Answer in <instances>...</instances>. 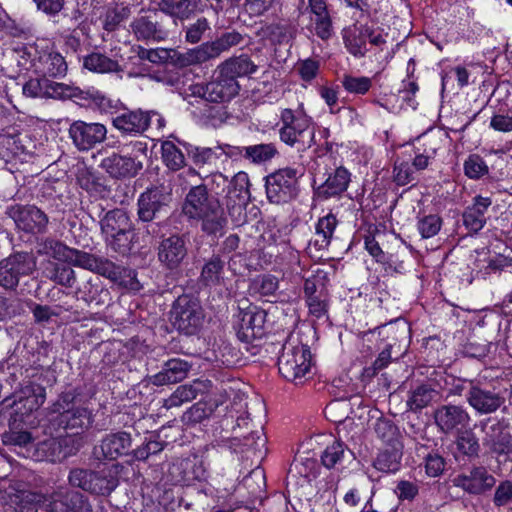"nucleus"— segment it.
Instances as JSON below:
<instances>
[{
  "label": "nucleus",
  "mask_w": 512,
  "mask_h": 512,
  "mask_svg": "<svg viewBox=\"0 0 512 512\" xmlns=\"http://www.w3.org/2000/svg\"><path fill=\"white\" fill-rule=\"evenodd\" d=\"M183 213L190 219L202 221V228L210 234L222 230L225 225L223 210L217 199L210 197L206 186H193L186 195Z\"/></svg>",
  "instance_id": "nucleus-1"
},
{
  "label": "nucleus",
  "mask_w": 512,
  "mask_h": 512,
  "mask_svg": "<svg viewBox=\"0 0 512 512\" xmlns=\"http://www.w3.org/2000/svg\"><path fill=\"white\" fill-rule=\"evenodd\" d=\"M23 93L24 95L32 98L51 97L77 98L81 100L91 99L102 110H106L111 106V100L98 91H84L75 86L59 82H51L43 77L27 81L23 86Z\"/></svg>",
  "instance_id": "nucleus-2"
},
{
  "label": "nucleus",
  "mask_w": 512,
  "mask_h": 512,
  "mask_svg": "<svg viewBox=\"0 0 512 512\" xmlns=\"http://www.w3.org/2000/svg\"><path fill=\"white\" fill-rule=\"evenodd\" d=\"M106 244L115 252L126 254L132 249L134 225L123 209L108 211L100 220Z\"/></svg>",
  "instance_id": "nucleus-3"
},
{
  "label": "nucleus",
  "mask_w": 512,
  "mask_h": 512,
  "mask_svg": "<svg viewBox=\"0 0 512 512\" xmlns=\"http://www.w3.org/2000/svg\"><path fill=\"white\" fill-rule=\"evenodd\" d=\"M239 90L238 81L217 66L209 82L190 85L187 94L211 103H226L236 97Z\"/></svg>",
  "instance_id": "nucleus-4"
},
{
  "label": "nucleus",
  "mask_w": 512,
  "mask_h": 512,
  "mask_svg": "<svg viewBox=\"0 0 512 512\" xmlns=\"http://www.w3.org/2000/svg\"><path fill=\"white\" fill-rule=\"evenodd\" d=\"M278 369L288 381L301 382L311 369L309 347L300 343L298 339L290 338L283 345L282 353L278 358Z\"/></svg>",
  "instance_id": "nucleus-5"
},
{
  "label": "nucleus",
  "mask_w": 512,
  "mask_h": 512,
  "mask_svg": "<svg viewBox=\"0 0 512 512\" xmlns=\"http://www.w3.org/2000/svg\"><path fill=\"white\" fill-rule=\"evenodd\" d=\"M279 136L289 146L311 147L314 143V129L309 116L286 108L280 114Z\"/></svg>",
  "instance_id": "nucleus-6"
},
{
  "label": "nucleus",
  "mask_w": 512,
  "mask_h": 512,
  "mask_svg": "<svg viewBox=\"0 0 512 512\" xmlns=\"http://www.w3.org/2000/svg\"><path fill=\"white\" fill-rule=\"evenodd\" d=\"M204 319L203 309L197 298L191 295L179 296L170 312L173 326L186 335H192L202 325Z\"/></svg>",
  "instance_id": "nucleus-7"
},
{
  "label": "nucleus",
  "mask_w": 512,
  "mask_h": 512,
  "mask_svg": "<svg viewBox=\"0 0 512 512\" xmlns=\"http://www.w3.org/2000/svg\"><path fill=\"white\" fill-rule=\"evenodd\" d=\"M242 39V35L238 32H226L215 41L206 42L196 48L189 49L179 57V62L183 66L207 62L219 57L223 52L240 44Z\"/></svg>",
  "instance_id": "nucleus-8"
},
{
  "label": "nucleus",
  "mask_w": 512,
  "mask_h": 512,
  "mask_svg": "<svg viewBox=\"0 0 512 512\" xmlns=\"http://www.w3.org/2000/svg\"><path fill=\"white\" fill-rule=\"evenodd\" d=\"M30 379L23 380L19 389L14 393L13 405L21 416L30 415L37 411L46 400V389L40 383L43 375L38 370H33Z\"/></svg>",
  "instance_id": "nucleus-9"
},
{
  "label": "nucleus",
  "mask_w": 512,
  "mask_h": 512,
  "mask_svg": "<svg viewBox=\"0 0 512 512\" xmlns=\"http://www.w3.org/2000/svg\"><path fill=\"white\" fill-rule=\"evenodd\" d=\"M78 267L94 271L115 282L124 283L133 290L140 289V283L135 278V272L133 270H126L108 259L97 258L82 251L78 261Z\"/></svg>",
  "instance_id": "nucleus-10"
},
{
  "label": "nucleus",
  "mask_w": 512,
  "mask_h": 512,
  "mask_svg": "<svg viewBox=\"0 0 512 512\" xmlns=\"http://www.w3.org/2000/svg\"><path fill=\"white\" fill-rule=\"evenodd\" d=\"M303 170L298 168H283L266 177V194L270 202H287L296 196L298 178Z\"/></svg>",
  "instance_id": "nucleus-11"
},
{
  "label": "nucleus",
  "mask_w": 512,
  "mask_h": 512,
  "mask_svg": "<svg viewBox=\"0 0 512 512\" xmlns=\"http://www.w3.org/2000/svg\"><path fill=\"white\" fill-rule=\"evenodd\" d=\"M36 267L35 258L28 252H16L0 261V286L14 289L20 278L30 275Z\"/></svg>",
  "instance_id": "nucleus-12"
},
{
  "label": "nucleus",
  "mask_w": 512,
  "mask_h": 512,
  "mask_svg": "<svg viewBox=\"0 0 512 512\" xmlns=\"http://www.w3.org/2000/svg\"><path fill=\"white\" fill-rule=\"evenodd\" d=\"M44 507L48 512H92L91 505L83 494L63 486L46 494Z\"/></svg>",
  "instance_id": "nucleus-13"
},
{
  "label": "nucleus",
  "mask_w": 512,
  "mask_h": 512,
  "mask_svg": "<svg viewBox=\"0 0 512 512\" xmlns=\"http://www.w3.org/2000/svg\"><path fill=\"white\" fill-rule=\"evenodd\" d=\"M7 214L13 219L17 228L24 232L43 234L47 231L49 218L35 205L15 204L8 208Z\"/></svg>",
  "instance_id": "nucleus-14"
},
{
  "label": "nucleus",
  "mask_w": 512,
  "mask_h": 512,
  "mask_svg": "<svg viewBox=\"0 0 512 512\" xmlns=\"http://www.w3.org/2000/svg\"><path fill=\"white\" fill-rule=\"evenodd\" d=\"M107 129L101 123L74 121L69 128L73 144L82 151L92 149L106 139Z\"/></svg>",
  "instance_id": "nucleus-15"
},
{
  "label": "nucleus",
  "mask_w": 512,
  "mask_h": 512,
  "mask_svg": "<svg viewBox=\"0 0 512 512\" xmlns=\"http://www.w3.org/2000/svg\"><path fill=\"white\" fill-rule=\"evenodd\" d=\"M435 424L445 434L460 432L470 423V415L463 406L446 404L434 411Z\"/></svg>",
  "instance_id": "nucleus-16"
},
{
  "label": "nucleus",
  "mask_w": 512,
  "mask_h": 512,
  "mask_svg": "<svg viewBox=\"0 0 512 512\" xmlns=\"http://www.w3.org/2000/svg\"><path fill=\"white\" fill-rule=\"evenodd\" d=\"M171 196L162 188L154 187L143 192L137 201V215L143 222H150L163 211L166 212Z\"/></svg>",
  "instance_id": "nucleus-17"
},
{
  "label": "nucleus",
  "mask_w": 512,
  "mask_h": 512,
  "mask_svg": "<svg viewBox=\"0 0 512 512\" xmlns=\"http://www.w3.org/2000/svg\"><path fill=\"white\" fill-rule=\"evenodd\" d=\"M481 429L485 434L483 445L491 453L504 455L512 452V435L503 421H495L491 425L487 421L481 422Z\"/></svg>",
  "instance_id": "nucleus-18"
},
{
  "label": "nucleus",
  "mask_w": 512,
  "mask_h": 512,
  "mask_svg": "<svg viewBox=\"0 0 512 512\" xmlns=\"http://www.w3.org/2000/svg\"><path fill=\"white\" fill-rule=\"evenodd\" d=\"M131 447V435L120 431L106 435L100 444L94 447L93 454L98 460H116L127 455Z\"/></svg>",
  "instance_id": "nucleus-19"
},
{
  "label": "nucleus",
  "mask_w": 512,
  "mask_h": 512,
  "mask_svg": "<svg viewBox=\"0 0 512 512\" xmlns=\"http://www.w3.org/2000/svg\"><path fill=\"white\" fill-rule=\"evenodd\" d=\"M266 312L258 307H249L239 313L237 336L243 342H251L264 334Z\"/></svg>",
  "instance_id": "nucleus-20"
},
{
  "label": "nucleus",
  "mask_w": 512,
  "mask_h": 512,
  "mask_svg": "<svg viewBox=\"0 0 512 512\" xmlns=\"http://www.w3.org/2000/svg\"><path fill=\"white\" fill-rule=\"evenodd\" d=\"M157 256L166 269H177L187 256L185 239L179 235L163 238L158 245Z\"/></svg>",
  "instance_id": "nucleus-21"
},
{
  "label": "nucleus",
  "mask_w": 512,
  "mask_h": 512,
  "mask_svg": "<svg viewBox=\"0 0 512 512\" xmlns=\"http://www.w3.org/2000/svg\"><path fill=\"white\" fill-rule=\"evenodd\" d=\"M453 483L470 494H482L495 485L496 479L488 473L486 468L474 467L469 475L456 476Z\"/></svg>",
  "instance_id": "nucleus-22"
},
{
  "label": "nucleus",
  "mask_w": 512,
  "mask_h": 512,
  "mask_svg": "<svg viewBox=\"0 0 512 512\" xmlns=\"http://www.w3.org/2000/svg\"><path fill=\"white\" fill-rule=\"evenodd\" d=\"M155 12H145L138 15L130 27L138 40L162 41L167 37V32L159 26Z\"/></svg>",
  "instance_id": "nucleus-23"
},
{
  "label": "nucleus",
  "mask_w": 512,
  "mask_h": 512,
  "mask_svg": "<svg viewBox=\"0 0 512 512\" xmlns=\"http://www.w3.org/2000/svg\"><path fill=\"white\" fill-rule=\"evenodd\" d=\"M101 166L114 178L133 177L143 169V162L126 155L112 154L102 160Z\"/></svg>",
  "instance_id": "nucleus-24"
},
{
  "label": "nucleus",
  "mask_w": 512,
  "mask_h": 512,
  "mask_svg": "<svg viewBox=\"0 0 512 512\" xmlns=\"http://www.w3.org/2000/svg\"><path fill=\"white\" fill-rule=\"evenodd\" d=\"M188 362L173 358L166 361L160 372L149 377V382L155 386L174 384L184 380L190 370Z\"/></svg>",
  "instance_id": "nucleus-25"
},
{
  "label": "nucleus",
  "mask_w": 512,
  "mask_h": 512,
  "mask_svg": "<svg viewBox=\"0 0 512 512\" xmlns=\"http://www.w3.org/2000/svg\"><path fill=\"white\" fill-rule=\"evenodd\" d=\"M113 126L126 134H140L150 126V115L142 110L124 111L113 118Z\"/></svg>",
  "instance_id": "nucleus-26"
},
{
  "label": "nucleus",
  "mask_w": 512,
  "mask_h": 512,
  "mask_svg": "<svg viewBox=\"0 0 512 512\" xmlns=\"http://www.w3.org/2000/svg\"><path fill=\"white\" fill-rule=\"evenodd\" d=\"M37 253L78 266L82 251L70 248L58 240L47 238L38 243Z\"/></svg>",
  "instance_id": "nucleus-27"
},
{
  "label": "nucleus",
  "mask_w": 512,
  "mask_h": 512,
  "mask_svg": "<svg viewBox=\"0 0 512 512\" xmlns=\"http://www.w3.org/2000/svg\"><path fill=\"white\" fill-rule=\"evenodd\" d=\"M210 384L211 383L208 380H195L192 383L180 385L167 399L164 400L163 407L171 409L190 402L198 395L207 391Z\"/></svg>",
  "instance_id": "nucleus-28"
},
{
  "label": "nucleus",
  "mask_w": 512,
  "mask_h": 512,
  "mask_svg": "<svg viewBox=\"0 0 512 512\" xmlns=\"http://www.w3.org/2000/svg\"><path fill=\"white\" fill-rule=\"evenodd\" d=\"M466 398L471 407L481 414L495 412L502 404V398L492 391L472 385L466 394Z\"/></svg>",
  "instance_id": "nucleus-29"
},
{
  "label": "nucleus",
  "mask_w": 512,
  "mask_h": 512,
  "mask_svg": "<svg viewBox=\"0 0 512 512\" xmlns=\"http://www.w3.org/2000/svg\"><path fill=\"white\" fill-rule=\"evenodd\" d=\"M34 67L36 73L44 79H48V77L61 78L67 72V63L64 57L55 51L44 52L40 55L34 63Z\"/></svg>",
  "instance_id": "nucleus-30"
},
{
  "label": "nucleus",
  "mask_w": 512,
  "mask_h": 512,
  "mask_svg": "<svg viewBox=\"0 0 512 512\" xmlns=\"http://www.w3.org/2000/svg\"><path fill=\"white\" fill-rule=\"evenodd\" d=\"M350 182V173L344 167H338L328 174L326 180L317 188L320 198L328 199L339 196L347 190Z\"/></svg>",
  "instance_id": "nucleus-31"
},
{
  "label": "nucleus",
  "mask_w": 512,
  "mask_h": 512,
  "mask_svg": "<svg viewBox=\"0 0 512 512\" xmlns=\"http://www.w3.org/2000/svg\"><path fill=\"white\" fill-rule=\"evenodd\" d=\"M489 197L476 196L463 214L464 225L472 232L480 231L486 223V212L491 206Z\"/></svg>",
  "instance_id": "nucleus-32"
},
{
  "label": "nucleus",
  "mask_w": 512,
  "mask_h": 512,
  "mask_svg": "<svg viewBox=\"0 0 512 512\" xmlns=\"http://www.w3.org/2000/svg\"><path fill=\"white\" fill-rule=\"evenodd\" d=\"M205 468L200 461L181 460L170 467V474L177 483L189 484L205 477Z\"/></svg>",
  "instance_id": "nucleus-33"
},
{
  "label": "nucleus",
  "mask_w": 512,
  "mask_h": 512,
  "mask_svg": "<svg viewBox=\"0 0 512 512\" xmlns=\"http://www.w3.org/2000/svg\"><path fill=\"white\" fill-rule=\"evenodd\" d=\"M278 288L279 281L277 277L273 275H263L254 282V289L262 297H277L276 301L280 302H294L298 298L295 291L291 295L283 292L276 295Z\"/></svg>",
  "instance_id": "nucleus-34"
},
{
  "label": "nucleus",
  "mask_w": 512,
  "mask_h": 512,
  "mask_svg": "<svg viewBox=\"0 0 512 512\" xmlns=\"http://www.w3.org/2000/svg\"><path fill=\"white\" fill-rule=\"evenodd\" d=\"M228 149V151H225L227 155L233 156L236 154L235 150H237V153L243 154L245 158L256 164L271 160L277 153V149L272 143L247 146L241 150L232 147H228Z\"/></svg>",
  "instance_id": "nucleus-35"
},
{
  "label": "nucleus",
  "mask_w": 512,
  "mask_h": 512,
  "mask_svg": "<svg viewBox=\"0 0 512 512\" xmlns=\"http://www.w3.org/2000/svg\"><path fill=\"white\" fill-rule=\"evenodd\" d=\"M366 25L352 26L343 33V40L347 50L357 58H362L367 53V36L364 35Z\"/></svg>",
  "instance_id": "nucleus-36"
},
{
  "label": "nucleus",
  "mask_w": 512,
  "mask_h": 512,
  "mask_svg": "<svg viewBox=\"0 0 512 512\" xmlns=\"http://www.w3.org/2000/svg\"><path fill=\"white\" fill-rule=\"evenodd\" d=\"M83 67L93 73H117L122 71L117 60L100 52H92L83 58Z\"/></svg>",
  "instance_id": "nucleus-37"
},
{
  "label": "nucleus",
  "mask_w": 512,
  "mask_h": 512,
  "mask_svg": "<svg viewBox=\"0 0 512 512\" xmlns=\"http://www.w3.org/2000/svg\"><path fill=\"white\" fill-rule=\"evenodd\" d=\"M338 221L335 215L329 213L321 217L316 224L315 238L310 242L317 250L326 249L333 237Z\"/></svg>",
  "instance_id": "nucleus-38"
},
{
  "label": "nucleus",
  "mask_w": 512,
  "mask_h": 512,
  "mask_svg": "<svg viewBox=\"0 0 512 512\" xmlns=\"http://www.w3.org/2000/svg\"><path fill=\"white\" fill-rule=\"evenodd\" d=\"M218 67L236 80L238 77L248 76L257 71V65L247 55L231 57L219 64Z\"/></svg>",
  "instance_id": "nucleus-39"
},
{
  "label": "nucleus",
  "mask_w": 512,
  "mask_h": 512,
  "mask_svg": "<svg viewBox=\"0 0 512 512\" xmlns=\"http://www.w3.org/2000/svg\"><path fill=\"white\" fill-rule=\"evenodd\" d=\"M91 414L83 407L67 409L59 415V424L64 429H83L91 424Z\"/></svg>",
  "instance_id": "nucleus-40"
},
{
  "label": "nucleus",
  "mask_w": 512,
  "mask_h": 512,
  "mask_svg": "<svg viewBox=\"0 0 512 512\" xmlns=\"http://www.w3.org/2000/svg\"><path fill=\"white\" fill-rule=\"evenodd\" d=\"M403 446L387 447L374 460V467L385 473H394L400 468Z\"/></svg>",
  "instance_id": "nucleus-41"
},
{
  "label": "nucleus",
  "mask_w": 512,
  "mask_h": 512,
  "mask_svg": "<svg viewBox=\"0 0 512 512\" xmlns=\"http://www.w3.org/2000/svg\"><path fill=\"white\" fill-rule=\"evenodd\" d=\"M199 0H161L159 9L167 15L188 19L196 10Z\"/></svg>",
  "instance_id": "nucleus-42"
},
{
  "label": "nucleus",
  "mask_w": 512,
  "mask_h": 512,
  "mask_svg": "<svg viewBox=\"0 0 512 512\" xmlns=\"http://www.w3.org/2000/svg\"><path fill=\"white\" fill-rule=\"evenodd\" d=\"M118 484V478L111 470L101 472L92 471L89 492L97 495H109Z\"/></svg>",
  "instance_id": "nucleus-43"
},
{
  "label": "nucleus",
  "mask_w": 512,
  "mask_h": 512,
  "mask_svg": "<svg viewBox=\"0 0 512 512\" xmlns=\"http://www.w3.org/2000/svg\"><path fill=\"white\" fill-rule=\"evenodd\" d=\"M46 494H36L31 492H20L9 497V505L15 512H37L39 504L44 505Z\"/></svg>",
  "instance_id": "nucleus-44"
},
{
  "label": "nucleus",
  "mask_w": 512,
  "mask_h": 512,
  "mask_svg": "<svg viewBox=\"0 0 512 512\" xmlns=\"http://www.w3.org/2000/svg\"><path fill=\"white\" fill-rule=\"evenodd\" d=\"M377 437L387 446H403L398 427L389 419L379 418L374 424Z\"/></svg>",
  "instance_id": "nucleus-45"
},
{
  "label": "nucleus",
  "mask_w": 512,
  "mask_h": 512,
  "mask_svg": "<svg viewBox=\"0 0 512 512\" xmlns=\"http://www.w3.org/2000/svg\"><path fill=\"white\" fill-rule=\"evenodd\" d=\"M221 402L217 399L199 401L191 406L182 416L186 424H196L208 418Z\"/></svg>",
  "instance_id": "nucleus-46"
},
{
  "label": "nucleus",
  "mask_w": 512,
  "mask_h": 512,
  "mask_svg": "<svg viewBox=\"0 0 512 512\" xmlns=\"http://www.w3.org/2000/svg\"><path fill=\"white\" fill-rule=\"evenodd\" d=\"M438 395L428 384H421L410 391L407 405L411 411H419L427 407Z\"/></svg>",
  "instance_id": "nucleus-47"
},
{
  "label": "nucleus",
  "mask_w": 512,
  "mask_h": 512,
  "mask_svg": "<svg viewBox=\"0 0 512 512\" xmlns=\"http://www.w3.org/2000/svg\"><path fill=\"white\" fill-rule=\"evenodd\" d=\"M224 262L212 256L202 267L200 281L207 286L219 285L223 279Z\"/></svg>",
  "instance_id": "nucleus-48"
},
{
  "label": "nucleus",
  "mask_w": 512,
  "mask_h": 512,
  "mask_svg": "<svg viewBox=\"0 0 512 512\" xmlns=\"http://www.w3.org/2000/svg\"><path fill=\"white\" fill-rule=\"evenodd\" d=\"M161 150L163 161L170 170L178 171L185 166L184 154L173 142H163Z\"/></svg>",
  "instance_id": "nucleus-49"
},
{
  "label": "nucleus",
  "mask_w": 512,
  "mask_h": 512,
  "mask_svg": "<svg viewBox=\"0 0 512 512\" xmlns=\"http://www.w3.org/2000/svg\"><path fill=\"white\" fill-rule=\"evenodd\" d=\"M62 445L57 438H47L38 443L35 450V457L39 461L55 462L60 458Z\"/></svg>",
  "instance_id": "nucleus-50"
},
{
  "label": "nucleus",
  "mask_w": 512,
  "mask_h": 512,
  "mask_svg": "<svg viewBox=\"0 0 512 512\" xmlns=\"http://www.w3.org/2000/svg\"><path fill=\"white\" fill-rule=\"evenodd\" d=\"M442 142L443 135L440 132L425 133L416 139L415 148L434 159L437 151L442 147Z\"/></svg>",
  "instance_id": "nucleus-51"
},
{
  "label": "nucleus",
  "mask_w": 512,
  "mask_h": 512,
  "mask_svg": "<svg viewBox=\"0 0 512 512\" xmlns=\"http://www.w3.org/2000/svg\"><path fill=\"white\" fill-rule=\"evenodd\" d=\"M327 419L334 423L344 422L351 413V405L347 400L337 399L330 402L324 410Z\"/></svg>",
  "instance_id": "nucleus-52"
},
{
  "label": "nucleus",
  "mask_w": 512,
  "mask_h": 512,
  "mask_svg": "<svg viewBox=\"0 0 512 512\" xmlns=\"http://www.w3.org/2000/svg\"><path fill=\"white\" fill-rule=\"evenodd\" d=\"M458 436L456 439L457 449L469 457L477 456L480 445L478 438L471 430H465L457 432Z\"/></svg>",
  "instance_id": "nucleus-53"
},
{
  "label": "nucleus",
  "mask_w": 512,
  "mask_h": 512,
  "mask_svg": "<svg viewBox=\"0 0 512 512\" xmlns=\"http://www.w3.org/2000/svg\"><path fill=\"white\" fill-rule=\"evenodd\" d=\"M48 278L67 288L73 287L76 281V275L72 268L58 264H54L53 268L49 270Z\"/></svg>",
  "instance_id": "nucleus-54"
},
{
  "label": "nucleus",
  "mask_w": 512,
  "mask_h": 512,
  "mask_svg": "<svg viewBox=\"0 0 512 512\" xmlns=\"http://www.w3.org/2000/svg\"><path fill=\"white\" fill-rule=\"evenodd\" d=\"M345 451V445L340 441L334 440L321 455L323 465L328 469L335 467L343 459Z\"/></svg>",
  "instance_id": "nucleus-55"
},
{
  "label": "nucleus",
  "mask_w": 512,
  "mask_h": 512,
  "mask_svg": "<svg viewBox=\"0 0 512 512\" xmlns=\"http://www.w3.org/2000/svg\"><path fill=\"white\" fill-rule=\"evenodd\" d=\"M442 219L438 215H426L418 220L417 228L422 238L428 239L438 234Z\"/></svg>",
  "instance_id": "nucleus-56"
},
{
  "label": "nucleus",
  "mask_w": 512,
  "mask_h": 512,
  "mask_svg": "<svg viewBox=\"0 0 512 512\" xmlns=\"http://www.w3.org/2000/svg\"><path fill=\"white\" fill-rule=\"evenodd\" d=\"M415 172L408 160L397 159L394 164V181L400 186L407 185L415 180Z\"/></svg>",
  "instance_id": "nucleus-57"
},
{
  "label": "nucleus",
  "mask_w": 512,
  "mask_h": 512,
  "mask_svg": "<svg viewBox=\"0 0 512 512\" xmlns=\"http://www.w3.org/2000/svg\"><path fill=\"white\" fill-rule=\"evenodd\" d=\"M210 30V23L205 17L198 18L185 28V40L190 44L201 41L206 31Z\"/></svg>",
  "instance_id": "nucleus-58"
},
{
  "label": "nucleus",
  "mask_w": 512,
  "mask_h": 512,
  "mask_svg": "<svg viewBox=\"0 0 512 512\" xmlns=\"http://www.w3.org/2000/svg\"><path fill=\"white\" fill-rule=\"evenodd\" d=\"M465 174L471 179H478L488 173V166L478 155H471L464 163Z\"/></svg>",
  "instance_id": "nucleus-59"
},
{
  "label": "nucleus",
  "mask_w": 512,
  "mask_h": 512,
  "mask_svg": "<svg viewBox=\"0 0 512 512\" xmlns=\"http://www.w3.org/2000/svg\"><path fill=\"white\" fill-rule=\"evenodd\" d=\"M129 14L130 11L126 7L107 10L103 20V28L109 32L114 31L122 21L128 18Z\"/></svg>",
  "instance_id": "nucleus-60"
},
{
  "label": "nucleus",
  "mask_w": 512,
  "mask_h": 512,
  "mask_svg": "<svg viewBox=\"0 0 512 512\" xmlns=\"http://www.w3.org/2000/svg\"><path fill=\"white\" fill-rule=\"evenodd\" d=\"M341 82L348 92L355 94H365L372 85L370 78L363 76L353 77L345 75Z\"/></svg>",
  "instance_id": "nucleus-61"
},
{
  "label": "nucleus",
  "mask_w": 512,
  "mask_h": 512,
  "mask_svg": "<svg viewBox=\"0 0 512 512\" xmlns=\"http://www.w3.org/2000/svg\"><path fill=\"white\" fill-rule=\"evenodd\" d=\"M23 311V304L20 299L0 297V320L13 318Z\"/></svg>",
  "instance_id": "nucleus-62"
},
{
  "label": "nucleus",
  "mask_w": 512,
  "mask_h": 512,
  "mask_svg": "<svg viewBox=\"0 0 512 512\" xmlns=\"http://www.w3.org/2000/svg\"><path fill=\"white\" fill-rule=\"evenodd\" d=\"M230 185L232 189L229 193L235 192L236 197L244 203L249 197V177L245 172H238L232 178Z\"/></svg>",
  "instance_id": "nucleus-63"
},
{
  "label": "nucleus",
  "mask_w": 512,
  "mask_h": 512,
  "mask_svg": "<svg viewBox=\"0 0 512 512\" xmlns=\"http://www.w3.org/2000/svg\"><path fill=\"white\" fill-rule=\"evenodd\" d=\"M147 143L143 141H131L122 146L121 152L127 157L142 161L147 158Z\"/></svg>",
  "instance_id": "nucleus-64"
}]
</instances>
